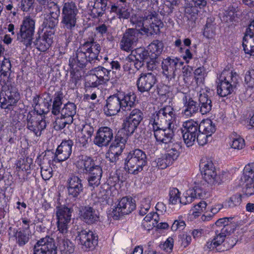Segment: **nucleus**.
<instances>
[{
    "label": "nucleus",
    "instance_id": "7",
    "mask_svg": "<svg viewBox=\"0 0 254 254\" xmlns=\"http://www.w3.org/2000/svg\"><path fill=\"white\" fill-rule=\"evenodd\" d=\"M173 111V109L171 106H167L156 112L150 121H153L152 127H171L174 116Z\"/></svg>",
    "mask_w": 254,
    "mask_h": 254
},
{
    "label": "nucleus",
    "instance_id": "29",
    "mask_svg": "<svg viewBox=\"0 0 254 254\" xmlns=\"http://www.w3.org/2000/svg\"><path fill=\"white\" fill-rule=\"evenodd\" d=\"M198 6H196L193 3H187L185 6V14L188 18V25L191 28L193 27L195 24V20L198 18Z\"/></svg>",
    "mask_w": 254,
    "mask_h": 254
},
{
    "label": "nucleus",
    "instance_id": "6",
    "mask_svg": "<svg viewBox=\"0 0 254 254\" xmlns=\"http://www.w3.org/2000/svg\"><path fill=\"white\" fill-rule=\"evenodd\" d=\"M35 25V20L33 18L29 16L25 17L20 25L19 32L17 33V40L22 43L26 48L32 47Z\"/></svg>",
    "mask_w": 254,
    "mask_h": 254
},
{
    "label": "nucleus",
    "instance_id": "22",
    "mask_svg": "<svg viewBox=\"0 0 254 254\" xmlns=\"http://www.w3.org/2000/svg\"><path fill=\"white\" fill-rule=\"evenodd\" d=\"M201 173L203 180L200 182H196V183H199L200 184L201 183L200 186L202 187H204L203 184H204L205 188L209 185L212 186L219 184L224 179L223 176L217 175L215 169L201 171Z\"/></svg>",
    "mask_w": 254,
    "mask_h": 254
},
{
    "label": "nucleus",
    "instance_id": "59",
    "mask_svg": "<svg viewBox=\"0 0 254 254\" xmlns=\"http://www.w3.org/2000/svg\"><path fill=\"white\" fill-rule=\"evenodd\" d=\"M43 116L38 115L35 111H31L29 112L26 116V127L32 126L33 123L37 122Z\"/></svg>",
    "mask_w": 254,
    "mask_h": 254
},
{
    "label": "nucleus",
    "instance_id": "34",
    "mask_svg": "<svg viewBox=\"0 0 254 254\" xmlns=\"http://www.w3.org/2000/svg\"><path fill=\"white\" fill-rule=\"evenodd\" d=\"M181 132L182 134H188L197 136L199 132L198 124L192 120H188L183 123Z\"/></svg>",
    "mask_w": 254,
    "mask_h": 254
},
{
    "label": "nucleus",
    "instance_id": "39",
    "mask_svg": "<svg viewBox=\"0 0 254 254\" xmlns=\"http://www.w3.org/2000/svg\"><path fill=\"white\" fill-rule=\"evenodd\" d=\"M199 132L204 133L211 136L216 131V127L213 122L209 119L202 121L198 125Z\"/></svg>",
    "mask_w": 254,
    "mask_h": 254
},
{
    "label": "nucleus",
    "instance_id": "16",
    "mask_svg": "<svg viewBox=\"0 0 254 254\" xmlns=\"http://www.w3.org/2000/svg\"><path fill=\"white\" fill-rule=\"evenodd\" d=\"M138 36L139 32L136 29H127L121 40V49L127 52L132 51L138 41Z\"/></svg>",
    "mask_w": 254,
    "mask_h": 254
},
{
    "label": "nucleus",
    "instance_id": "54",
    "mask_svg": "<svg viewBox=\"0 0 254 254\" xmlns=\"http://www.w3.org/2000/svg\"><path fill=\"white\" fill-rule=\"evenodd\" d=\"M48 13L46 15L59 17L60 15V8L57 3L53 1L46 6Z\"/></svg>",
    "mask_w": 254,
    "mask_h": 254
},
{
    "label": "nucleus",
    "instance_id": "14",
    "mask_svg": "<svg viewBox=\"0 0 254 254\" xmlns=\"http://www.w3.org/2000/svg\"><path fill=\"white\" fill-rule=\"evenodd\" d=\"M77 238L79 244L82 246V249L85 251L92 250L97 245V237L90 230L78 231Z\"/></svg>",
    "mask_w": 254,
    "mask_h": 254
},
{
    "label": "nucleus",
    "instance_id": "51",
    "mask_svg": "<svg viewBox=\"0 0 254 254\" xmlns=\"http://www.w3.org/2000/svg\"><path fill=\"white\" fill-rule=\"evenodd\" d=\"M181 200L178 189L175 188L171 189L169 191V204L175 205L179 202L180 203Z\"/></svg>",
    "mask_w": 254,
    "mask_h": 254
},
{
    "label": "nucleus",
    "instance_id": "52",
    "mask_svg": "<svg viewBox=\"0 0 254 254\" xmlns=\"http://www.w3.org/2000/svg\"><path fill=\"white\" fill-rule=\"evenodd\" d=\"M242 195L240 194H236L232 196L229 200L225 202L226 207L233 208L239 206L242 201Z\"/></svg>",
    "mask_w": 254,
    "mask_h": 254
},
{
    "label": "nucleus",
    "instance_id": "15",
    "mask_svg": "<svg viewBox=\"0 0 254 254\" xmlns=\"http://www.w3.org/2000/svg\"><path fill=\"white\" fill-rule=\"evenodd\" d=\"M152 131L156 141L162 147L174 141V133L171 127L162 128L154 126L152 127Z\"/></svg>",
    "mask_w": 254,
    "mask_h": 254
},
{
    "label": "nucleus",
    "instance_id": "32",
    "mask_svg": "<svg viewBox=\"0 0 254 254\" xmlns=\"http://www.w3.org/2000/svg\"><path fill=\"white\" fill-rule=\"evenodd\" d=\"M53 38L52 34H49L45 32L42 37L37 38L33 43L39 51L44 52L51 46L53 43Z\"/></svg>",
    "mask_w": 254,
    "mask_h": 254
},
{
    "label": "nucleus",
    "instance_id": "25",
    "mask_svg": "<svg viewBox=\"0 0 254 254\" xmlns=\"http://www.w3.org/2000/svg\"><path fill=\"white\" fill-rule=\"evenodd\" d=\"M183 110L182 114L187 117H191L199 111L198 104L190 96L185 95L183 98Z\"/></svg>",
    "mask_w": 254,
    "mask_h": 254
},
{
    "label": "nucleus",
    "instance_id": "19",
    "mask_svg": "<svg viewBox=\"0 0 254 254\" xmlns=\"http://www.w3.org/2000/svg\"><path fill=\"white\" fill-rule=\"evenodd\" d=\"M67 193L70 198H77L83 191L82 180L75 175H71L67 180Z\"/></svg>",
    "mask_w": 254,
    "mask_h": 254
},
{
    "label": "nucleus",
    "instance_id": "11",
    "mask_svg": "<svg viewBox=\"0 0 254 254\" xmlns=\"http://www.w3.org/2000/svg\"><path fill=\"white\" fill-rule=\"evenodd\" d=\"M233 229L229 226H226L222 228L220 231L217 230L215 232V235L213 238L207 242L205 247L211 251L218 252V249L221 248L225 242V239L227 236H229Z\"/></svg>",
    "mask_w": 254,
    "mask_h": 254
},
{
    "label": "nucleus",
    "instance_id": "43",
    "mask_svg": "<svg viewBox=\"0 0 254 254\" xmlns=\"http://www.w3.org/2000/svg\"><path fill=\"white\" fill-rule=\"evenodd\" d=\"M164 44L162 41L156 40H154L148 46V49L151 53V56L157 58L162 52Z\"/></svg>",
    "mask_w": 254,
    "mask_h": 254
},
{
    "label": "nucleus",
    "instance_id": "13",
    "mask_svg": "<svg viewBox=\"0 0 254 254\" xmlns=\"http://www.w3.org/2000/svg\"><path fill=\"white\" fill-rule=\"evenodd\" d=\"M157 81L156 76L154 74L142 73L136 81L137 89L141 93H149L154 88Z\"/></svg>",
    "mask_w": 254,
    "mask_h": 254
},
{
    "label": "nucleus",
    "instance_id": "45",
    "mask_svg": "<svg viewBox=\"0 0 254 254\" xmlns=\"http://www.w3.org/2000/svg\"><path fill=\"white\" fill-rule=\"evenodd\" d=\"M32 125V126H29L27 128L33 132L37 136H39L41 135L42 131L46 128L47 126L46 121L43 117Z\"/></svg>",
    "mask_w": 254,
    "mask_h": 254
},
{
    "label": "nucleus",
    "instance_id": "4",
    "mask_svg": "<svg viewBox=\"0 0 254 254\" xmlns=\"http://www.w3.org/2000/svg\"><path fill=\"white\" fill-rule=\"evenodd\" d=\"M20 98L18 89L11 82L1 84L0 92V106L1 108L10 110L16 105Z\"/></svg>",
    "mask_w": 254,
    "mask_h": 254
},
{
    "label": "nucleus",
    "instance_id": "35",
    "mask_svg": "<svg viewBox=\"0 0 254 254\" xmlns=\"http://www.w3.org/2000/svg\"><path fill=\"white\" fill-rule=\"evenodd\" d=\"M198 101L199 110L202 115L206 114L211 110L212 101L206 94H200Z\"/></svg>",
    "mask_w": 254,
    "mask_h": 254
},
{
    "label": "nucleus",
    "instance_id": "49",
    "mask_svg": "<svg viewBox=\"0 0 254 254\" xmlns=\"http://www.w3.org/2000/svg\"><path fill=\"white\" fill-rule=\"evenodd\" d=\"M133 59V57L129 55L127 57L125 60V64L123 65L124 71L127 72L129 74L134 73V70L133 67H134L137 69L136 63Z\"/></svg>",
    "mask_w": 254,
    "mask_h": 254
},
{
    "label": "nucleus",
    "instance_id": "60",
    "mask_svg": "<svg viewBox=\"0 0 254 254\" xmlns=\"http://www.w3.org/2000/svg\"><path fill=\"white\" fill-rule=\"evenodd\" d=\"M236 243L237 241L234 238H227L222 247L217 250L218 252H224L232 248L236 244Z\"/></svg>",
    "mask_w": 254,
    "mask_h": 254
},
{
    "label": "nucleus",
    "instance_id": "12",
    "mask_svg": "<svg viewBox=\"0 0 254 254\" xmlns=\"http://www.w3.org/2000/svg\"><path fill=\"white\" fill-rule=\"evenodd\" d=\"M183 65V62L178 58L168 57L164 59L162 62L163 74L168 81L174 78L176 72Z\"/></svg>",
    "mask_w": 254,
    "mask_h": 254
},
{
    "label": "nucleus",
    "instance_id": "40",
    "mask_svg": "<svg viewBox=\"0 0 254 254\" xmlns=\"http://www.w3.org/2000/svg\"><path fill=\"white\" fill-rule=\"evenodd\" d=\"M243 47L246 54L254 56V35L246 34L243 39Z\"/></svg>",
    "mask_w": 254,
    "mask_h": 254
},
{
    "label": "nucleus",
    "instance_id": "64",
    "mask_svg": "<svg viewBox=\"0 0 254 254\" xmlns=\"http://www.w3.org/2000/svg\"><path fill=\"white\" fill-rule=\"evenodd\" d=\"M151 200L149 198H144L141 202L139 214L143 216L146 214L150 208Z\"/></svg>",
    "mask_w": 254,
    "mask_h": 254
},
{
    "label": "nucleus",
    "instance_id": "33",
    "mask_svg": "<svg viewBox=\"0 0 254 254\" xmlns=\"http://www.w3.org/2000/svg\"><path fill=\"white\" fill-rule=\"evenodd\" d=\"M11 65L9 60L3 58L0 64V81L3 83L11 82L10 78Z\"/></svg>",
    "mask_w": 254,
    "mask_h": 254
},
{
    "label": "nucleus",
    "instance_id": "62",
    "mask_svg": "<svg viewBox=\"0 0 254 254\" xmlns=\"http://www.w3.org/2000/svg\"><path fill=\"white\" fill-rule=\"evenodd\" d=\"M200 171H205V170L215 169L212 161L207 158H203L201 160L199 164Z\"/></svg>",
    "mask_w": 254,
    "mask_h": 254
},
{
    "label": "nucleus",
    "instance_id": "10",
    "mask_svg": "<svg viewBox=\"0 0 254 254\" xmlns=\"http://www.w3.org/2000/svg\"><path fill=\"white\" fill-rule=\"evenodd\" d=\"M135 207V201L131 197H124L112 211V217L114 219H119L120 216L130 213Z\"/></svg>",
    "mask_w": 254,
    "mask_h": 254
},
{
    "label": "nucleus",
    "instance_id": "8",
    "mask_svg": "<svg viewBox=\"0 0 254 254\" xmlns=\"http://www.w3.org/2000/svg\"><path fill=\"white\" fill-rule=\"evenodd\" d=\"M33 254H57L54 239L49 236L41 238L34 245Z\"/></svg>",
    "mask_w": 254,
    "mask_h": 254
},
{
    "label": "nucleus",
    "instance_id": "36",
    "mask_svg": "<svg viewBox=\"0 0 254 254\" xmlns=\"http://www.w3.org/2000/svg\"><path fill=\"white\" fill-rule=\"evenodd\" d=\"M92 71L98 77L102 84L107 83L110 80L111 78V73L114 72L102 66L95 67Z\"/></svg>",
    "mask_w": 254,
    "mask_h": 254
},
{
    "label": "nucleus",
    "instance_id": "44",
    "mask_svg": "<svg viewBox=\"0 0 254 254\" xmlns=\"http://www.w3.org/2000/svg\"><path fill=\"white\" fill-rule=\"evenodd\" d=\"M63 99V94L61 92H57L54 95L53 102L52 108V113L54 115H58L61 113L62 100Z\"/></svg>",
    "mask_w": 254,
    "mask_h": 254
},
{
    "label": "nucleus",
    "instance_id": "26",
    "mask_svg": "<svg viewBox=\"0 0 254 254\" xmlns=\"http://www.w3.org/2000/svg\"><path fill=\"white\" fill-rule=\"evenodd\" d=\"M75 165L78 169L82 170L85 174L92 171L96 166H99L95 164L91 157L84 155L78 156Z\"/></svg>",
    "mask_w": 254,
    "mask_h": 254
},
{
    "label": "nucleus",
    "instance_id": "24",
    "mask_svg": "<svg viewBox=\"0 0 254 254\" xmlns=\"http://www.w3.org/2000/svg\"><path fill=\"white\" fill-rule=\"evenodd\" d=\"M79 212L81 218L88 224L96 223L99 220L98 211L91 206H83Z\"/></svg>",
    "mask_w": 254,
    "mask_h": 254
},
{
    "label": "nucleus",
    "instance_id": "38",
    "mask_svg": "<svg viewBox=\"0 0 254 254\" xmlns=\"http://www.w3.org/2000/svg\"><path fill=\"white\" fill-rule=\"evenodd\" d=\"M138 126L125 118L122 124V127L118 132H121V134L126 135L128 138L135 132Z\"/></svg>",
    "mask_w": 254,
    "mask_h": 254
},
{
    "label": "nucleus",
    "instance_id": "30",
    "mask_svg": "<svg viewBox=\"0 0 254 254\" xmlns=\"http://www.w3.org/2000/svg\"><path fill=\"white\" fill-rule=\"evenodd\" d=\"M166 149V154L165 155L172 162L177 159L180 155L181 150V145L179 142H174V141L170 142L167 145L163 146Z\"/></svg>",
    "mask_w": 254,
    "mask_h": 254
},
{
    "label": "nucleus",
    "instance_id": "31",
    "mask_svg": "<svg viewBox=\"0 0 254 254\" xmlns=\"http://www.w3.org/2000/svg\"><path fill=\"white\" fill-rule=\"evenodd\" d=\"M12 237L19 247H23L28 243L31 236L29 231L19 228L13 229Z\"/></svg>",
    "mask_w": 254,
    "mask_h": 254
},
{
    "label": "nucleus",
    "instance_id": "20",
    "mask_svg": "<svg viewBox=\"0 0 254 254\" xmlns=\"http://www.w3.org/2000/svg\"><path fill=\"white\" fill-rule=\"evenodd\" d=\"M194 186L192 189H189L188 190L185 195V199L186 201H184V199H182L180 201V203L184 205H186L191 203L194 198H203L205 196L206 190L204 184H203L204 187L200 186L199 183L194 182Z\"/></svg>",
    "mask_w": 254,
    "mask_h": 254
},
{
    "label": "nucleus",
    "instance_id": "21",
    "mask_svg": "<svg viewBox=\"0 0 254 254\" xmlns=\"http://www.w3.org/2000/svg\"><path fill=\"white\" fill-rule=\"evenodd\" d=\"M103 110L105 115L108 117L116 115L122 110L118 93L110 96L107 99Z\"/></svg>",
    "mask_w": 254,
    "mask_h": 254
},
{
    "label": "nucleus",
    "instance_id": "17",
    "mask_svg": "<svg viewBox=\"0 0 254 254\" xmlns=\"http://www.w3.org/2000/svg\"><path fill=\"white\" fill-rule=\"evenodd\" d=\"M73 144L72 140H63L58 146L55 154L53 155V161L60 162L67 160L71 154Z\"/></svg>",
    "mask_w": 254,
    "mask_h": 254
},
{
    "label": "nucleus",
    "instance_id": "57",
    "mask_svg": "<svg viewBox=\"0 0 254 254\" xmlns=\"http://www.w3.org/2000/svg\"><path fill=\"white\" fill-rule=\"evenodd\" d=\"M209 208L207 207V204L204 201H200L196 205L192 208L191 211L195 216H198L199 214L208 210Z\"/></svg>",
    "mask_w": 254,
    "mask_h": 254
},
{
    "label": "nucleus",
    "instance_id": "42",
    "mask_svg": "<svg viewBox=\"0 0 254 254\" xmlns=\"http://www.w3.org/2000/svg\"><path fill=\"white\" fill-rule=\"evenodd\" d=\"M126 6V5H123V3L117 1L116 3L111 5V11L116 13L120 18L127 19L129 17L130 14Z\"/></svg>",
    "mask_w": 254,
    "mask_h": 254
},
{
    "label": "nucleus",
    "instance_id": "47",
    "mask_svg": "<svg viewBox=\"0 0 254 254\" xmlns=\"http://www.w3.org/2000/svg\"><path fill=\"white\" fill-rule=\"evenodd\" d=\"M231 138L232 141L230 145L232 148L235 149L240 150L243 149L245 146V140L236 132H234L231 134Z\"/></svg>",
    "mask_w": 254,
    "mask_h": 254
},
{
    "label": "nucleus",
    "instance_id": "53",
    "mask_svg": "<svg viewBox=\"0 0 254 254\" xmlns=\"http://www.w3.org/2000/svg\"><path fill=\"white\" fill-rule=\"evenodd\" d=\"M244 195L250 196L254 195V181L242 182Z\"/></svg>",
    "mask_w": 254,
    "mask_h": 254
},
{
    "label": "nucleus",
    "instance_id": "9",
    "mask_svg": "<svg viewBox=\"0 0 254 254\" xmlns=\"http://www.w3.org/2000/svg\"><path fill=\"white\" fill-rule=\"evenodd\" d=\"M58 228L59 233L65 234L67 231L68 224L71 220L72 210L64 205L56 206Z\"/></svg>",
    "mask_w": 254,
    "mask_h": 254
},
{
    "label": "nucleus",
    "instance_id": "55",
    "mask_svg": "<svg viewBox=\"0 0 254 254\" xmlns=\"http://www.w3.org/2000/svg\"><path fill=\"white\" fill-rule=\"evenodd\" d=\"M70 79L69 80L70 86L72 88L76 87L77 84L80 80L81 78V74L79 71L76 70H72L71 69Z\"/></svg>",
    "mask_w": 254,
    "mask_h": 254
},
{
    "label": "nucleus",
    "instance_id": "2",
    "mask_svg": "<svg viewBox=\"0 0 254 254\" xmlns=\"http://www.w3.org/2000/svg\"><path fill=\"white\" fill-rule=\"evenodd\" d=\"M79 9L76 3L72 1L64 2L62 9V27L65 31L64 36L65 37V47L72 40V31L77 25L78 19Z\"/></svg>",
    "mask_w": 254,
    "mask_h": 254
},
{
    "label": "nucleus",
    "instance_id": "18",
    "mask_svg": "<svg viewBox=\"0 0 254 254\" xmlns=\"http://www.w3.org/2000/svg\"><path fill=\"white\" fill-rule=\"evenodd\" d=\"M113 138L112 129L108 127H102L97 130L94 138V143L99 147L108 146Z\"/></svg>",
    "mask_w": 254,
    "mask_h": 254
},
{
    "label": "nucleus",
    "instance_id": "58",
    "mask_svg": "<svg viewBox=\"0 0 254 254\" xmlns=\"http://www.w3.org/2000/svg\"><path fill=\"white\" fill-rule=\"evenodd\" d=\"M169 158H168L166 155L165 158H159L153 162V165H156L158 168L161 169H164L167 168L168 166L171 165L173 164Z\"/></svg>",
    "mask_w": 254,
    "mask_h": 254
},
{
    "label": "nucleus",
    "instance_id": "46",
    "mask_svg": "<svg viewBox=\"0 0 254 254\" xmlns=\"http://www.w3.org/2000/svg\"><path fill=\"white\" fill-rule=\"evenodd\" d=\"M129 112V115L127 116L126 118L131 121V122L139 125L143 119L142 112L140 109L137 108L131 109Z\"/></svg>",
    "mask_w": 254,
    "mask_h": 254
},
{
    "label": "nucleus",
    "instance_id": "48",
    "mask_svg": "<svg viewBox=\"0 0 254 254\" xmlns=\"http://www.w3.org/2000/svg\"><path fill=\"white\" fill-rule=\"evenodd\" d=\"M59 18V17L45 15L42 26L46 28L54 29L58 25Z\"/></svg>",
    "mask_w": 254,
    "mask_h": 254
},
{
    "label": "nucleus",
    "instance_id": "37",
    "mask_svg": "<svg viewBox=\"0 0 254 254\" xmlns=\"http://www.w3.org/2000/svg\"><path fill=\"white\" fill-rule=\"evenodd\" d=\"M61 235L62 233H60ZM58 245L62 254H70L73 253L74 246L73 243L68 239L62 238L61 236L58 237Z\"/></svg>",
    "mask_w": 254,
    "mask_h": 254
},
{
    "label": "nucleus",
    "instance_id": "1",
    "mask_svg": "<svg viewBox=\"0 0 254 254\" xmlns=\"http://www.w3.org/2000/svg\"><path fill=\"white\" fill-rule=\"evenodd\" d=\"M101 50L100 45L91 37L88 38L77 49L69 59V65L72 70H78L86 67L87 63L100 61L99 54Z\"/></svg>",
    "mask_w": 254,
    "mask_h": 254
},
{
    "label": "nucleus",
    "instance_id": "50",
    "mask_svg": "<svg viewBox=\"0 0 254 254\" xmlns=\"http://www.w3.org/2000/svg\"><path fill=\"white\" fill-rule=\"evenodd\" d=\"M215 32V24L211 18H208L205 25L203 35L208 38H212Z\"/></svg>",
    "mask_w": 254,
    "mask_h": 254
},
{
    "label": "nucleus",
    "instance_id": "23",
    "mask_svg": "<svg viewBox=\"0 0 254 254\" xmlns=\"http://www.w3.org/2000/svg\"><path fill=\"white\" fill-rule=\"evenodd\" d=\"M118 94L122 106V111L128 112L135 107L136 96L134 93L119 92Z\"/></svg>",
    "mask_w": 254,
    "mask_h": 254
},
{
    "label": "nucleus",
    "instance_id": "63",
    "mask_svg": "<svg viewBox=\"0 0 254 254\" xmlns=\"http://www.w3.org/2000/svg\"><path fill=\"white\" fill-rule=\"evenodd\" d=\"M245 80L248 87L250 88L254 87V65L251 70L247 72Z\"/></svg>",
    "mask_w": 254,
    "mask_h": 254
},
{
    "label": "nucleus",
    "instance_id": "61",
    "mask_svg": "<svg viewBox=\"0 0 254 254\" xmlns=\"http://www.w3.org/2000/svg\"><path fill=\"white\" fill-rule=\"evenodd\" d=\"M72 123L71 119H66L61 117V118H57L55 121L54 127L56 129H62L64 128L66 125L70 124Z\"/></svg>",
    "mask_w": 254,
    "mask_h": 254
},
{
    "label": "nucleus",
    "instance_id": "3",
    "mask_svg": "<svg viewBox=\"0 0 254 254\" xmlns=\"http://www.w3.org/2000/svg\"><path fill=\"white\" fill-rule=\"evenodd\" d=\"M147 160L145 153L136 149L130 151L125 159V169L129 174L137 175L147 165Z\"/></svg>",
    "mask_w": 254,
    "mask_h": 254
},
{
    "label": "nucleus",
    "instance_id": "56",
    "mask_svg": "<svg viewBox=\"0 0 254 254\" xmlns=\"http://www.w3.org/2000/svg\"><path fill=\"white\" fill-rule=\"evenodd\" d=\"M85 84V87L92 88H96L100 85H102L100 81H99V79L97 75H96L95 73L90 75L88 77Z\"/></svg>",
    "mask_w": 254,
    "mask_h": 254
},
{
    "label": "nucleus",
    "instance_id": "27",
    "mask_svg": "<svg viewBox=\"0 0 254 254\" xmlns=\"http://www.w3.org/2000/svg\"><path fill=\"white\" fill-rule=\"evenodd\" d=\"M129 56L133 57V59L137 66V70L142 67L144 65L145 62L150 57L148 51L143 48H137L132 50Z\"/></svg>",
    "mask_w": 254,
    "mask_h": 254
},
{
    "label": "nucleus",
    "instance_id": "5",
    "mask_svg": "<svg viewBox=\"0 0 254 254\" xmlns=\"http://www.w3.org/2000/svg\"><path fill=\"white\" fill-rule=\"evenodd\" d=\"M221 81L217 86V93L221 97L231 94L238 84V75L236 72L224 70L220 76Z\"/></svg>",
    "mask_w": 254,
    "mask_h": 254
},
{
    "label": "nucleus",
    "instance_id": "41",
    "mask_svg": "<svg viewBox=\"0 0 254 254\" xmlns=\"http://www.w3.org/2000/svg\"><path fill=\"white\" fill-rule=\"evenodd\" d=\"M76 113V105L71 102H68L64 105V107L62 109L61 111V117L64 118L71 119V121L73 122V117Z\"/></svg>",
    "mask_w": 254,
    "mask_h": 254
},
{
    "label": "nucleus",
    "instance_id": "28",
    "mask_svg": "<svg viewBox=\"0 0 254 254\" xmlns=\"http://www.w3.org/2000/svg\"><path fill=\"white\" fill-rule=\"evenodd\" d=\"M87 174H88L87 178L88 186L92 189L98 187L101 183L100 181L103 174L101 167L96 166V168Z\"/></svg>",
    "mask_w": 254,
    "mask_h": 254
}]
</instances>
